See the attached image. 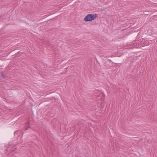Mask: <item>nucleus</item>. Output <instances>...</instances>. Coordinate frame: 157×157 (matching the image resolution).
Listing matches in <instances>:
<instances>
[{"instance_id": "obj_1", "label": "nucleus", "mask_w": 157, "mask_h": 157, "mask_svg": "<svg viewBox=\"0 0 157 157\" xmlns=\"http://www.w3.org/2000/svg\"><path fill=\"white\" fill-rule=\"evenodd\" d=\"M97 17L96 14H88L84 18L86 21H90L95 19Z\"/></svg>"}, {"instance_id": "obj_2", "label": "nucleus", "mask_w": 157, "mask_h": 157, "mask_svg": "<svg viewBox=\"0 0 157 157\" xmlns=\"http://www.w3.org/2000/svg\"><path fill=\"white\" fill-rule=\"evenodd\" d=\"M16 132H14V133H16Z\"/></svg>"}]
</instances>
